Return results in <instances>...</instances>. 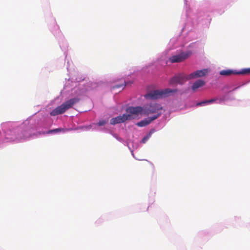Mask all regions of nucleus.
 <instances>
[{
  "instance_id": "f257e3e1",
  "label": "nucleus",
  "mask_w": 250,
  "mask_h": 250,
  "mask_svg": "<svg viewBox=\"0 0 250 250\" xmlns=\"http://www.w3.org/2000/svg\"><path fill=\"white\" fill-rule=\"evenodd\" d=\"M163 107L161 104L157 103H152L146 105L143 107V113L145 115L153 114L150 116L152 120H156L162 114Z\"/></svg>"
},
{
  "instance_id": "f03ea898",
  "label": "nucleus",
  "mask_w": 250,
  "mask_h": 250,
  "mask_svg": "<svg viewBox=\"0 0 250 250\" xmlns=\"http://www.w3.org/2000/svg\"><path fill=\"white\" fill-rule=\"evenodd\" d=\"M80 99L78 98H74L67 101L63 103L60 106L57 107L50 112V115L52 116L61 114L65 111L72 107L75 104L79 101Z\"/></svg>"
},
{
  "instance_id": "7ed1b4c3",
  "label": "nucleus",
  "mask_w": 250,
  "mask_h": 250,
  "mask_svg": "<svg viewBox=\"0 0 250 250\" xmlns=\"http://www.w3.org/2000/svg\"><path fill=\"white\" fill-rule=\"evenodd\" d=\"M177 89H171L170 88H166L161 90H154L145 95V97L146 99L152 100L158 99L164 97H166L170 95L171 93H175Z\"/></svg>"
},
{
  "instance_id": "20e7f679",
  "label": "nucleus",
  "mask_w": 250,
  "mask_h": 250,
  "mask_svg": "<svg viewBox=\"0 0 250 250\" xmlns=\"http://www.w3.org/2000/svg\"><path fill=\"white\" fill-rule=\"evenodd\" d=\"M126 114H125L127 120L136 118L139 113H143V107L141 106H129L126 109Z\"/></svg>"
},
{
  "instance_id": "39448f33",
  "label": "nucleus",
  "mask_w": 250,
  "mask_h": 250,
  "mask_svg": "<svg viewBox=\"0 0 250 250\" xmlns=\"http://www.w3.org/2000/svg\"><path fill=\"white\" fill-rule=\"evenodd\" d=\"M191 54L190 51L187 52H181V53L173 55L169 58V61L171 63L180 62L187 59Z\"/></svg>"
},
{
  "instance_id": "423d86ee",
  "label": "nucleus",
  "mask_w": 250,
  "mask_h": 250,
  "mask_svg": "<svg viewBox=\"0 0 250 250\" xmlns=\"http://www.w3.org/2000/svg\"><path fill=\"white\" fill-rule=\"evenodd\" d=\"M219 74L222 76H230L232 74L234 75H245L250 74V68H244L241 71H236L230 69L223 70L220 71Z\"/></svg>"
},
{
  "instance_id": "0eeeda50",
  "label": "nucleus",
  "mask_w": 250,
  "mask_h": 250,
  "mask_svg": "<svg viewBox=\"0 0 250 250\" xmlns=\"http://www.w3.org/2000/svg\"><path fill=\"white\" fill-rule=\"evenodd\" d=\"M189 80L188 75H186L183 73L179 74L172 77L169 81V84H183L187 80Z\"/></svg>"
},
{
  "instance_id": "6e6552de",
  "label": "nucleus",
  "mask_w": 250,
  "mask_h": 250,
  "mask_svg": "<svg viewBox=\"0 0 250 250\" xmlns=\"http://www.w3.org/2000/svg\"><path fill=\"white\" fill-rule=\"evenodd\" d=\"M208 69H203L202 70H197L190 74L188 75V78L189 80L192 79H196L197 78L201 77L207 75L209 72Z\"/></svg>"
},
{
  "instance_id": "1a4fd4ad",
  "label": "nucleus",
  "mask_w": 250,
  "mask_h": 250,
  "mask_svg": "<svg viewBox=\"0 0 250 250\" xmlns=\"http://www.w3.org/2000/svg\"><path fill=\"white\" fill-rule=\"evenodd\" d=\"M19 129L10 130L6 133V138L11 141H14L16 140L21 139L22 137L21 135L17 134L19 132Z\"/></svg>"
},
{
  "instance_id": "9d476101",
  "label": "nucleus",
  "mask_w": 250,
  "mask_h": 250,
  "mask_svg": "<svg viewBox=\"0 0 250 250\" xmlns=\"http://www.w3.org/2000/svg\"><path fill=\"white\" fill-rule=\"evenodd\" d=\"M127 120L125 114L118 116L115 118H113L110 120V123L111 125H115L121 123H124Z\"/></svg>"
},
{
  "instance_id": "9b49d317",
  "label": "nucleus",
  "mask_w": 250,
  "mask_h": 250,
  "mask_svg": "<svg viewBox=\"0 0 250 250\" xmlns=\"http://www.w3.org/2000/svg\"><path fill=\"white\" fill-rule=\"evenodd\" d=\"M205 84V82L204 81L199 80L193 83L191 89L193 91H195L197 89L204 86Z\"/></svg>"
},
{
  "instance_id": "f8f14e48",
  "label": "nucleus",
  "mask_w": 250,
  "mask_h": 250,
  "mask_svg": "<svg viewBox=\"0 0 250 250\" xmlns=\"http://www.w3.org/2000/svg\"><path fill=\"white\" fill-rule=\"evenodd\" d=\"M154 120H152V118L150 117L147 118V119H146L144 120H142L140 121V122H138L137 124V125L140 127H143L145 126L148 125H149L151 122L154 121Z\"/></svg>"
},
{
  "instance_id": "ddd939ff",
  "label": "nucleus",
  "mask_w": 250,
  "mask_h": 250,
  "mask_svg": "<svg viewBox=\"0 0 250 250\" xmlns=\"http://www.w3.org/2000/svg\"><path fill=\"white\" fill-rule=\"evenodd\" d=\"M216 101H218L217 103L220 104L222 101H223V99H222V98L219 99L218 97H215L213 99L208 100L207 102L208 103V104H211V103H212L214 102H216Z\"/></svg>"
},
{
  "instance_id": "4468645a",
  "label": "nucleus",
  "mask_w": 250,
  "mask_h": 250,
  "mask_svg": "<svg viewBox=\"0 0 250 250\" xmlns=\"http://www.w3.org/2000/svg\"><path fill=\"white\" fill-rule=\"evenodd\" d=\"M63 129L61 128H56L54 129L49 130L47 132H46L47 134L52 133H58L59 132H61Z\"/></svg>"
},
{
  "instance_id": "2eb2a0df",
  "label": "nucleus",
  "mask_w": 250,
  "mask_h": 250,
  "mask_svg": "<svg viewBox=\"0 0 250 250\" xmlns=\"http://www.w3.org/2000/svg\"><path fill=\"white\" fill-rule=\"evenodd\" d=\"M126 85V83L125 82H124V83L122 84H120V85H115L114 86H113V88H120V87H123V88H124V87H125Z\"/></svg>"
},
{
  "instance_id": "dca6fc26",
  "label": "nucleus",
  "mask_w": 250,
  "mask_h": 250,
  "mask_svg": "<svg viewBox=\"0 0 250 250\" xmlns=\"http://www.w3.org/2000/svg\"><path fill=\"white\" fill-rule=\"evenodd\" d=\"M107 122V121H105V120H100L98 123H97V125H99V126H103L104 125H105Z\"/></svg>"
},
{
  "instance_id": "f3484780",
  "label": "nucleus",
  "mask_w": 250,
  "mask_h": 250,
  "mask_svg": "<svg viewBox=\"0 0 250 250\" xmlns=\"http://www.w3.org/2000/svg\"><path fill=\"white\" fill-rule=\"evenodd\" d=\"M208 100L204 101L201 102H199L196 104V106H203L205 105L206 104H208V103L207 102Z\"/></svg>"
},
{
  "instance_id": "a211bd4d",
  "label": "nucleus",
  "mask_w": 250,
  "mask_h": 250,
  "mask_svg": "<svg viewBox=\"0 0 250 250\" xmlns=\"http://www.w3.org/2000/svg\"><path fill=\"white\" fill-rule=\"evenodd\" d=\"M148 138H149V136H146V137H144V138L142 139V142L143 143H146V142L148 139Z\"/></svg>"
}]
</instances>
